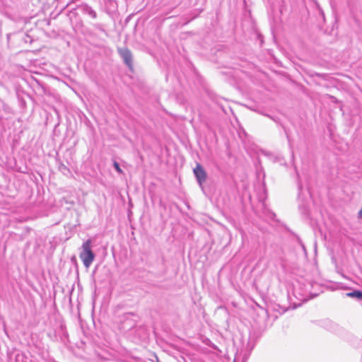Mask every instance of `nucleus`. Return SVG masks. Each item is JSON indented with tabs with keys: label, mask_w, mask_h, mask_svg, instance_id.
I'll return each instance as SVG.
<instances>
[{
	"label": "nucleus",
	"mask_w": 362,
	"mask_h": 362,
	"mask_svg": "<svg viewBox=\"0 0 362 362\" xmlns=\"http://www.w3.org/2000/svg\"><path fill=\"white\" fill-rule=\"evenodd\" d=\"M91 247L92 241L90 239L85 241L81 246L82 250L79 255V257L86 268L90 267L95 257Z\"/></svg>",
	"instance_id": "1"
},
{
	"label": "nucleus",
	"mask_w": 362,
	"mask_h": 362,
	"mask_svg": "<svg viewBox=\"0 0 362 362\" xmlns=\"http://www.w3.org/2000/svg\"><path fill=\"white\" fill-rule=\"evenodd\" d=\"M118 53L123 59L124 63L129 68L132 69V54L131 51L127 47L118 48Z\"/></svg>",
	"instance_id": "2"
},
{
	"label": "nucleus",
	"mask_w": 362,
	"mask_h": 362,
	"mask_svg": "<svg viewBox=\"0 0 362 362\" xmlns=\"http://www.w3.org/2000/svg\"><path fill=\"white\" fill-rule=\"evenodd\" d=\"M193 172L197 182L200 186H202L203 183L205 182L207 177L206 171L199 163H197Z\"/></svg>",
	"instance_id": "3"
},
{
	"label": "nucleus",
	"mask_w": 362,
	"mask_h": 362,
	"mask_svg": "<svg viewBox=\"0 0 362 362\" xmlns=\"http://www.w3.org/2000/svg\"><path fill=\"white\" fill-rule=\"evenodd\" d=\"M78 8L83 15H87L93 19H95L97 18L96 11L91 6L86 4H82L79 5Z\"/></svg>",
	"instance_id": "4"
},
{
	"label": "nucleus",
	"mask_w": 362,
	"mask_h": 362,
	"mask_svg": "<svg viewBox=\"0 0 362 362\" xmlns=\"http://www.w3.org/2000/svg\"><path fill=\"white\" fill-rule=\"evenodd\" d=\"M346 295L348 297L355 298L358 300L362 301V291H361L355 290L352 292L347 293Z\"/></svg>",
	"instance_id": "5"
},
{
	"label": "nucleus",
	"mask_w": 362,
	"mask_h": 362,
	"mask_svg": "<svg viewBox=\"0 0 362 362\" xmlns=\"http://www.w3.org/2000/svg\"><path fill=\"white\" fill-rule=\"evenodd\" d=\"M113 166H114L115 170L118 173L123 174V170L121 169V168H120V166H119V163L115 161L114 163H113Z\"/></svg>",
	"instance_id": "6"
},
{
	"label": "nucleus",
	"mask_w": 362,
	"mask_h": 362,
	"mask_svg": "<svg viewBox=\"0 0 362 362\" xmlns=\"http://www.w3.org/2000/svg\"><path fill=\"white\" fill-rule=\"evenodd\" d=\"M298 198H300V194L303 191V185L299 180L298 181Z\"/></svg>",
	"instance_id": "7"
},
{
	"label": "nucleus",
	"mask_w": 362,
	"mask_h": 362,
	"mask_svg": "<svg viewBox=\"0 0 362 362\" xmlns=\"http://www.w3.org/2000/svg\"><path fill=\"white\" fill-rule=\"evenodd\" d=\"M95 28H98V29H100V27H101V25L100 24H96L94 25Z\"/></svg>",
	"instance_id": "8"
},
{
	"label": "nucleus",
	"mask_w": 362,
	"mask_h": 362,
	"mask_svg": "<svg viewBox=\"0 0 362 362\" xmlns=\"http://www.w3.org/2000/svg\"><path fill=\"white\" fill-rule=\"evenodd\" d=\"M302 247L304 250H305V246L303 245H302Z\"/></svg>",
	"instance_id": "9"
},
{
	"label": "nucleus",
	"mask_w": 362,
	"mask_h": 362,
	"mask_svg": "<svg viewBox=\"0 0 362 362\" xmlns=\"http://www.w3.org/2000/svg\"><path fill=\"white\" fill-rule=\"evenodd\" d=\"M307 296H305V298H303V300H307L308 299L306 298Z\"/></svg>",
	"instance_id": "10"
}]
</instances>
